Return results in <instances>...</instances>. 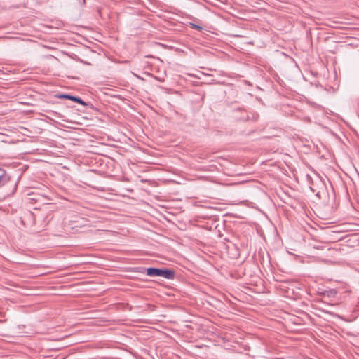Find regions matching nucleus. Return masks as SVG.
Instances as JSON below:
<instances>
[{
	"label": "nucleus",
	"instance_id": "obj_1",
	"mask_svg": "<svg viewBox=\"0 0 359 359\" xmlns=\"http://www.w3.org/2000/svg\"><path fill=\"white\" fill-rule=\"evenodd\" d=\"M10 187V194H13L17 189V182L4 169L0 168V188Z\"/></svg>",
	"mask_w": 359,
	"mask_h": 359
},
{
	"label": "nucleus",
	"instance_id": "obj_2",
	"mask_svg": "<svg viewBox=\"0 0 359 359\" xmlns=\"http://www.w3.org/2000/svg\"><path fill=\"white\" fill-rule=\"evenodd\" d=\"M158 276L163 277L168 280H173L175 278V271L168 269H159Z\"/></svg>",
	"mask_w": 359,
	"mask_h": 359
},
{
	"label": "nucleus",
	"instance_id": "obj_3",
	"mask_svg": "<svg viewBox=\"0 0 359 359\" xmlns=\"http://www.w3.org/2000/svg\"><path fill=\"white\" fill-rule=\"evenodd\" d=\"M57 97L61 99H66V100H72L76 103H79L83 106H86V103L79 97H76L74 95H71L69 94H60L57 96Z\"/></svg>",
	"mask_w": 359,
	"mask_h": 359
},
{
	"label": "nucleus",
	"instance_id": "obj_4",
	"mask_svg": "<svg viewBox=\"0 0 359 359\" xmlns=\"http://www.w3.org/2000/svg\"><path fill=\"white\" fill-rule=\"evenodd\" d=\"M143 270L145 271L147 275L150 277L158 276V268L149 267L147 269H143Z\"/></svg>",
	"mask_w": 359,
	"mask_h": 359
},
{
	"label": "nucleus",
	"instance_id": "obj_5",
	"mask_svg": "<svg viewBox=\"0 0 359 359\" xmlns=\"http://www.w3.org/2000/svg\"><path fill=\"white\" fill-rule=\"evenodd\" d=\"M190 27L192 28V29H195L196 30H198V31H201L203 29L202 27L196 25V24H194V23H190Z\"/></svg>",
	"mask_w": 359,
	"mask_h": 359
},
{
	"label": "nucleus",
	"instance_id": "obj_6",
	"mask_svg": "<svg viewBox=\"0 0 359 359\" xmlns=\"http://www.w3.org/2000/svg\"><path fill=\"white\" fill-rule=\"evenodd\" d=\"M330 293L333 294H336V291L334 290L330 291Z\"/></svg>",
	"mask_w": 359,
	"mask_h": 359
},
{
	"label": "nucleus",
	"instance_id": "obj_7",
	"mask_svg": "<svg viewBox=\"0 0 359 359\" xmlns=\"http://www.w3.org/2000/svg\"><path fill=\"white\" fill-rule=\"evenodd\" d=\"M86 4V0H82V4Z\"/></svg>",
	"mask_w": 359,
	"mask_h": 359
},
{
	"label": "nucleus",
	"instance_id": "obj_8",
	"mask_svg": "<svg viewBox=\"0 0 359 359\" xmlns=\"http://www.w3.org/2000/svg\"><path fill=\"white\" fill-rule=\"evenodd\" d=\"M258 116V114H256V117H254L255 119H256Z\"/></svg>",
	"mask_w": 359,
	"mask_h": 359
}]
</instances>
